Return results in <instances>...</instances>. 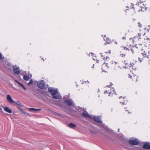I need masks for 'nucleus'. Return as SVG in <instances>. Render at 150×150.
<instances>
[{"label": "nucleus", "instance_id": "34", "mask_svg": "<svg viewBox=\"0 0 150 150\" xmlns=\"http://www.w3.org/2000/svg\"><path fill=\"white\" fill-rule=\"evenodd\" d=\"M93 54V53H91L89 54V56H90V55H91L92 57Z\"/></svg>", "mask_w": 150, "mask_h": 150}, {"label": "nucleus", "instance_id": "5", "mask_svg": "<svg viewBox=\"0 0 150 150\" xmlns=\"http://www.w3.org/2000/svg\"><path fill=\"white\" fill-rule=\"evenodd\" d=\"M107 63H104L102 65V69L103 72H107V71L108 68V67L107 65Z\"/></svg>", "mask_w": 150, "mask_h": 150}, {"label": "nucleus", "instance_id": "14", "mask_svg": "<svg viewBox=\"0 0 150 150\" xmlns=\"http://www.w3.org/2000/svg\"><path fill=\"white\" fill-rule=\"evenodd\" d=\"M68 126L71 128H74L76 127V125L74 123H71L68 125Z\"/></svg>", "mask_w": 150, "mask_h": 150}, {"label": "nucleus", "instance_id": "3", "mask_svg": "<svg viewBox=\"0 0 150 150\" xmlns=\"http://www.w3.org/2000/svg\"><path fill=\"white\" fill-rule=\"evenodd\" d=\"M94 121L99 123V126L100 127H103L104 126V125L102 124V121L100 120V118L98 116H94Z\"/></svg>", "mask_w": 150, "mask_h": 150}, {"label": "nucleus", "instance_id": "39", "mask_svg": "<svg viewBox=\"0 0 150 150\" xmlns=\"http://www.w3.org/2000/svg\"><path fill=\"white\" fill-rule=\"evenodd\" d=\"M131 51L132 52V53H134V51L132 50Z\"/></svg>", "mask_w": 150, "mask_h": 150}, {"label": "nucleus", "instance_id": "40", "mask_svg": "<svg viewBox=\"0 0 150 150\" xmlns=\"http://www.w3.org/2000/svg\"><path fill=\"white\" fill-rule=\"evenodd\" d=\"M129 78H131L132 77V76H131V75H129Z\"/></svg>", "mask_w": 150, "mask_h": 150}, {"label": "nucleus", "instance_id": "45", "mask_svg": "<svg viewBox=\"0 0 150 150\" xmlns=\"http://www.w3.org/2000/svg\"><path fill=\"white\" fill-rule=\"evenodd\" d=\"M122 98V96H120L119 97V98Z\"/></svg>", "mask_w": 150, "mask_h": 150}, {"label": "nucleus", "instance_id": "42", "mask_svg": "<svg viewBox=\"0 0 150 150\" xmlns=\"http://www.w3.org/2000/svg\"><path fill=\"white\" fill-rule=\"evenodd\" d=\"M125 37H123L122 38L123 39H125Z\"/></svg>", "mask_w": 150, "mask_h": 150}, {"label": "nucleus", "instance_id": "49", "mask_svg": "<svg viewBox=\"0 0 150 150\" xmlns=\"http://www.w3.org/2000/svg\"><path fill=\"white\" fill-rule=\"evenodd\" d=\"M137 79H136V82H137Z\"/></svg>", "mask_w": 150, "mask_h": 150}, {"label": "nucleus", "instance_id": "12", "mask_svg": "<svg viewBox=\"0 0 150 150\" xmlns=\"http://www.w3.org/2000/svg\"><path fill=\"white\" fill-rule=\"evenodd\" d=\"M64 103L68 105L71 106L72 105V102L69 100H66L64 101Z\"/></svg>", "mask_w": 150, "mask_h": 150}, {"label": "nucleus", "instance_id": "17", "mask_svg": "<svg viewBox=\"0 0 150 150\" xmlns=\"http://www.w3.org/2000/svg\"><path fill=\"white\" fill-rule=\"evenodd\" d=\"M24 79L26 81H28L30 79V77L29 75H25L23 76Z\"/></svg>", "mask_w": 150, "mask_h": 150}, {"label": "nucleus", "instance_id": "50", "mask_svg": "<svg viewBox=\"0 0 150 150\" xmlns=\"http://www.w3.org/2000/svg\"><path fill=\"white\" fill-rule=\"evenodd\" d=\"M119 129H118V131L119 132Z\"/></svg>", "mask_w": 150, "mask_h": 150}, {"label": "nucleus", "instance_id": "2", "mask_svg": "<svg viewBox=\"0 0 150 150\" xmlns=\"http://www.w3.org/2000/svg\"><path fill=\"white\" fill-rule=\"evenodd\" d=\"M139 142V141L137 139L134 138H131L129 140V143L133 145H137Z\"/></svg>", "mask_w": 150, "mask_h": 150}, {"label": "nucleus", "instance_id": "25", "mask_svg": "<svg viewBox=\"0 0 150 150\" xmlns=\"http://www.w3.org/2000/svg\"><path fill=\"white\" fill-rule=\"evenodd\" d=\"M138 26L140 28H141L142 26V25L140 23L138 22Z\"/></svg>", "mask_w": 150, "mask_h": 150}, {"label": "nucleus", "instance_id": "1", "mask_svg": "<svg viewBox=\"0 0 150 150\" xmlns=\"http://www.w3.org/2000/svg\"><path fill=\"white\" fill-rule=\"evenodd\" d=\"M48 91L51 94L53 98L55 99H58L59 98L57 95V94L58 92V91L57 89H55L52 88H49Z\"/></svg>", "mask_w": 150, "mask_h": 150}, {"label": "nucleus", "instance_id": "26", "mask_svg": "<svg viewBox=\"0 0 150 150\" xmlns=\"http://www.w3.org/2000/svg\"><path fill=\"white\" fill-rule=\"evenodd\" d=\"M103 59L105 60V59H109V58L108 57V56H106V57H103Z\"/></svg>", "mask_w": 150, "mask_h": 150}, {"label": "nucleus", "instance_id": "33", "mask_svg": "<svg viewBox=\"0 0 150 150\" xmlns=\"http://www.w3.org/2000/svg\"><path fill=\"white\" fill-rule=\"evenodd\" d=\"M126 103H126V102H123L122 103V104H123V105H125V104H126Z\"/></svg>", "mask_w": 150, "mask_h": 150}, {"label": "nucleus", "instance_id": "44", "mask_svg": "<svg viewBox=\"0 0 150 150\" xmlns=\"http://www.w3.org/2000/svg\"><path fill=\"white\" fill-rule=\"evenodd\" d=\"M110 86H112V83H110Z\"/></svg>", "mask_w": 150, "mask_h": 150}, {"label": "nucleus", "instance_id": "27", "mask_svg": "<svg viewBox=\"0 0 150 150\" xmlns=\"http://www.w3.org/2000/svg\"><path fill=\"white\" fill-rule=\"evenodd\" d=\"M112 63L114 64H117L118 63V62H116V61H112Z\"/></svg>", "mask_w": 150, "mask_h": 150}, {"label": "nucleus", "instance_id": "10", "mask_svg": "<svg viewBox=\"0 0 150 150\" xmlns=\"http://www.w3.org/2000/svg\"><path fill=\"white\" fill-rule=\"evenodd\" d=\"M143 147L144 149H150V143H146L143 145Z\"/></svg>", "mask_w": 150, "mask_h": 150}, {"label": "nucleus", "instance_id": "28", "mask_svg": "<svg viewBox=\"0 0 150 150\" xmlns=\"http://www.w3.org/2000/svg\"><path fill=\"white\" fill-rule=\"evenodd\" d=\"M25 114L26 115H28V116H30V114L26 112H25Z\"/></svg>", "mask_w": 150, "mask_h": 150}, {"label": "nucleus", "instance_id": "31", "mask_svg": "<svg viewBox=\"0 0 150 150\" xmlns=\"http://www.w3.org/2000/svg\"><path fill=\"white\" fill-rule=\"evenodd\" d=\"M138 35L139 37V38L140 39V37L141 36V34L140 33H138Z\"/></svg>", "mask_w": 150, "mask_h": 150}, {"label": "nucleus", "instance_id": "9", "mask_svg": "<svg viewBox=\"0 0 150 150\" xmlns=\"http://www.w3.org/2000/svg\"><path fill=\"white\" fill-rule=\"evenodd\" d=\"M140 5L139 6L140 7L142 8L141 11H144V10H146L147 9V7L145 6L146 5H144L143 2L142 3L140 2Z\"/></svg>", "mask_w": 150, "mask_h": 150}, {"label": "nucleus", "instance_id": "15", "mask_svg": "<svg viewBox=\"0 0 150 150\" xmlns=\"http://www.w3.org/2000/svg\"><path fill=\"white\" fill-rule=\"evenodd\" d=\"M29 110L30 111H40L41 109H35L33 108H29Z\"/></svg>", "mask_w": 150, "mask_h": 150}, {"label": "nucleus", "instance_id": "21", "mask_svg": "<svg viewBox=\"0 0 150 150\" xmlns=\"http://www.w3.org/2000/svg\"><path fill=\"white\" fill-rule=\"evenodd\" d=\"M33 81L32 79H30V82L28 83V85H29L30 84L33 83Z\"/></svg>", "mask_w": 150, "mask_h": 150}, {"label": "nucleus", "instance_id": "51", "mask_svg": "<svg viewBox=\"0 0 150 150\" xmlns=\"http://www.w3.org/2000/svg\"><path fill=\"white\" fill-rule=\"evenodd\" d=\"M94 124H95V125H96V124H95V123H94Z\"/></svg>", "mask_w": 150, "mask_h": 150}, {"label": "nucleus", "instance_id": "24", "mask_svg": "<svg viewBox=\"0 0 150 150\" xmlns=\"http://www.w3.org/2000/svg\"><path fill=\"white\" fill-rule=\"evenodd\" d=\"M144 54L143 55L144 56V57H148V55H147L146 54V53H145V51H144Z\"/></svg>", "mask_w": 150, "mask_h": 150}, {"label": "nucleus", "instance_id": "13", "mask_svg": "<svg viewBox=\"0 0 150 150\" xmlns=\"http://www.w3.org/2000/svg\"><path fill=\"white\" fill-rule=\"evenodd\" d=\"M3 108L4 109V110L8 112L9 113H11L12 112V111L8 107L5 106L3 107Z\"/></svg>", "mask_w": 150, "mask_h": 150}, {"label": "nucleus", "instance_id": "7", "mask_svg": "<svg viewBox=\"0 0 150 150\" xmlns=\"http://www.w3.org/2000/svg\"><path fill=\"white\" fill-rule=\"evenodd\" d=\"M6 99L7 101L10 103L13 104L15 103V101L12 99L10 95H7Z\"/></svg>", "mask_w": 150, "mask_h": 150}, {"label": "nucleus", "instance_id": "46", "mask_svg": "<svg viewBox=\"0 0 150 150\" xmlns=\"http://www.w3.org/2000/svg\"><path fill=\"white\" fill-rule=\"evenodd\" d=\"M108 53V52H105V53Z\"/></svg>", "mask_w": 150, "mask_h": 150}, {"label": "nucleus", "instance_id": "41", "mask_svg": "<svg viewBox=\"0 0 150 150\" xmlns=\"http://www.w3.org/2000/svg\"><path fill=\"white\" fill-rule=\"evenodd\" d=\"M57 114L59 115V116H60L61 115V114H58V113H57Z\"/></svg>", "mask_w": 150, "mask_h": 150}, {"label": "nucleus", "instance_id": "16", "mask_svg": "<svg viewBox=\"0 0 150 150\" xmlns=\"http://www.w3.org/2000/svg\"><path fill=\"white\" fill-rule=\"evenodd\" d=\"M15 81L18 83L20 86H21L24 90H26V88L21 83L19 82L18 81L16 80Z\"/></svg>", "mask_w": 150, "mask_h": 150}, {"label": "nucleus", "instance_id": "56", "mask_svg": "<svg viewBox=\"0 0 150 150\" xmlns=\"http://www.w3.org/2000/svg\"><path fill=\"white\" fill-rule=\"evenodd\" d=\"M109 86H107V87H108Z\"/></svg>", "mask_w": 150, "mask_h": 150}, {"label": "nucleus", "instance_id": "38", "mask_svg": "<svg viewBox=\"0 0 150 150\" xmlns=\"http://www.w3.org/2000/svg\"><path fill=\"white\" fill-rule=\"evenodd\" d=\"M100 54H101V57H103V55L102 54V53H100Z\"/></svg>", "mask_w": 150, "mask_h": 150}, {"label": "nucleus", "instance_id": "30", "mask_svg": "<svg viewBox=\"0 0 150 150\" xmlns=\"http://www.w3.org/2000/svg\"><path fill=\"white\" fill-rule=\"evenodd\" d=\"M124 49L125 50H129V49L126 47H124Z\"/></svg>", "mask_w": 150, "mask_h": 150}, {"label": "nucleus", "instance_id": "11", "mask_svg": "<svg viewBox=\"0 0 150 150\" xmlns=\"http://www.w3.org/2000/svg\"><path fill=\"white\" fill-rule=\"evenodd\" d=\"M13 71L14 74H19L20 72V70L19 67L17 68L14 67Z\"/></svg>", "mask_w": 150, "mask_h": 150}, {"label": "nucleus", "instance_id": "55", "mask_svg": "<svg viewBox=\"0 0 150 150\" xmlns=\"http://www.w3.org/2000/svg\"><path fill=\"white\" fill-rule=\"evenodd\" d=\"M115 43H116V44H117V43L116 42H115Z\"/></svg>", "mask_w": 150, "mask_h": 150}, {"label": "nucleus", "instance_id": "8", "mask_svg": "<svg viewBox=\"0 0 150 150\" xmlns=\"http://www.w3.org/2000/svg\"><path fill=\"white\" fill-rule=\"evenodd\" d=\"M13 104L16 106L18 109L23 107L22 105L21 102L19 101H18L17 102H15V103H14Z\"/></svg>", "mask_w": 150, "mask_h": 150}, {"label": "nucleus", "instance_id": "32", "mask_svg": "<svg viewBox=\"0 0 150 150\" xmlns=\"http://www.w3.org/2000/svg\"><path fill=\"white\" fill-rule=\"evenodd\" d=\"M139 61H140V62H141L142 61V59H141V58H140L139 57Z\"/></svg>", "mask_w": 150, "mask_h": 150}, {"label": "nucleus", "instance_id": "54", "mask_svg": "<svg viewBox=\"0 0 150 150\" xmlns=\"http://www.w3.org/2000/svg\"><path fill=\"white\" fill-rule=\"evenodd\" d=\"M136 77L137 78H138V77H137V76H136Z\"/></svg>", "mask_w": 150, "mask_h": 150}, {"label": "nucleus", "instance_id": "36", "mask_svg": "<svg viewBox=\"0 0 150 150\" xmlns=\"http://www.w3.org/2000/svg\"><path fill=\"white\" fill-rule=\"evenodd\" d=\"M2 57H1V55L0 54V60H1V59Z\"/></svg>", "mask_w": 150, "mask_h": 150}, {"label": "nucleus", "instance_id": "53", "mask_svg": "<svg viewBox=\"0 0 150 150\" xmlns=\"http://www.w3.org/2000/svg\"><path fill=\"white\" fill-rule=\"evenodd\" d=\"M94 124H95V125H96V124H95V123H94Z\"/></svg>", "mask_w": 150, "mask_h": 150}, {"label": "nucleus", "instance_id": "6", "mask_svg": "<svg viewBox=\"0 0 150 150\" xmlns=\"http://www.w3.org/2000/svg\"><path fill=\"white\" fill-rule=\"evenodd\" d=\"M82 116L85 118H87L89 119L91 118V116L88 114V112L85 111L83 112L81 114Z\"/></svg>", "mask_w": 150, "mask_h": 150}, {"label": "nucleus", "instance_id": "19", "mask_svg": "<svg viewBox=\"0 0 150 150\" xmlns=\"http://www.w3.org/2000/svg\"><path fill=\"white\" fill-rule=\"evenodd\" d=\"M125 64V62H122L121 63V64H120V67L121 68H125L126 69L127 68V67L126 66H122V65L124 64Z\"/></svg>", "mask_w": 150, "mask_h": 150}, {"label": "nucleus", "instance_id": "52", "mask_svg": "<svg viewBox=\"0 0 150 150\" xmlns=\"http://www.w3.org/2000/svg\"><path fill=\"white\" fill-rule=\"evenodd\" d=\"M94 124H95V125H96V124H95V123H94Z\"/></svg>", "mask_w": 150, "mask_h": 150}, {"label": "nucleus", "instance_id": "23", "mask_svg": "<svg viewBox=\"0 0 150 150\" xmlns=\"http://www.w3.org/2000/svg\"><path fill=\"white\" fill-rule=\"evenodd\" d=\"M2 108H3V107L2 106H0V110L1 111V112H2L4 114V113L3 112V111L2 109Z\"/></svg>", "mask_w": 150, "mask_h": 150}, {"label": "nucleus", "instance_id": "4", "mask_svg": "<svg viewBox=\"0 0 150 150\" xmlns=\"http://www.w3.org/2000/svg\"><path fill=\"white\" fill-rule=\"evenodd\" d=\"M45 84L43 80H41L40 81H38L37 82V86L40 88L44 89L45 88Z\"/></svg>", "mask_w": 150, "mask_h": 150}, {"label": "nucleus", "instance_id": "43", "mask_svg": "<svg viewBox=\"0 0 150 150\" xmlns=\"http://www.w3.org/2000/svg\"><path fill=\"white\" fill-rule=\"evenodd\" d=\"M148 53H149V54H150V51H149Z\"/></svg>", "mask_w": 150, "mask_h": 150}, {"label": "nucleus", "instance_id": "35", "mask_svg": "<svg viewBox=\"0 0 150 150\" xmlns=\"http://www.w3.org/2000/svg\"><path fill=\"white\" fill-rule=\"evenodd\" d=\"M103 38H104L105 39H106V38H108L107 37H106V36L105 35H104Z\"/></svg>", "mask_w": 150, "mask_h": 150}, {"label": "nucleus", "instance_id": "48", "mask_svg": "<svg viewBox=\"0 0 150 150\" xmlns=\"http://www.w3.org/2000/svg\"><path fill=\"white\" fill-rule=\"evenodd\" d=\"M110 51L109 53H110V51Z\"/></svg>", "mask_w": 150, "mask_h": 150}, {"label": "nucleus", "instance_id": "22", "mask_svg": "<svg viewBox=\"0 0 150 150\" xmlns=\"http://www.w3.org/2000/svg\"><path fill=\"white\" fill-rule=\"evenodd\" d=\"M19 110L21 112H22L24 114H25V112L24 110H22L21 109V108L19 109Z\"/></svg>", "mask_w": 150, "mask_h": 150}, {"label": "nucleus", "instance_id": "18", "mask_svg": "<svg viewBox=\"0 0 150 150\" xmlns=\"http://www.w3.org/2000/svg\"><path fill=\"white\" fill-rule=\"evenodd\" d=\"M103 39H104V40L106 41V42H108V44L110 43V39L109 38H106V39H105L104 38H103Z\"/></svg>", "mask_w": 150, "mask_h": 150}, {"label": "nucleus", "instance_id": "29", "mask_svg": "<svg viewBox=\"0 0 150 150\" xmlns=\"http://www.w3.org/2000/svg\"><path fill=\"white\" fill-rule=\"evenodd\" d=\"M120 55H121V57H123L124 56H125V54H120Z\"/></svg>", "mask_w": 150, "mask_h": 150}, {"label": "nucleus", "instance_id": "37", "mask_svg": "<svg viewBox=\"0 0 150 150\" xmlns=\"http://www.w3.org/2000/svg\"><path fill=\"white\" fill-rule=\"evenodd\" d=\"M108 91H105L104 92V93H108Z\"/></svg>", "mask_w": 150, "mask_h": 150}, {"label": "nucleus", "instance_id": "47", "mask_svg": "<svg viewBox=\"0 0 150 150\" xmlns=\"http://www.w3.org/2000/svg\"><path fill=\"white\" fill-rule=\"evenodd\" d=\"M91 132H92V133H93V132H92V131H91Z\"/></svg>", "mask_w": 150, "mask_h": 150}, {"label": "nucleus", "instance_id": "20", "mask_svg": "<svg viewBox=\"0 0 150 150\" xmlns=\"http://www.w3.org/2000/svg\"><path fill=\"white\" fill-rule=\"evenodd\" d=\"M110 90L111 91H112V92L111 91V92H109V93H112V94H113L114 93H115V90L113 88H111L110 89Z\"/></svg>", "mask_w": 150, "mask_h": 150}]
</instances>
